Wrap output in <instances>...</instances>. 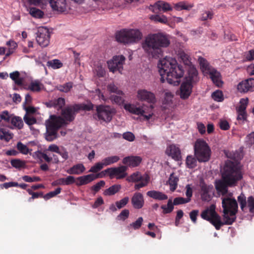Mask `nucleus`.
Wrapping results in <instances>:
<instances>
[{"mask_svg": "<svg viewBox=\"0 0 254 254\" xmlns=\"http://www.w3.org/2000/svg\"><path fill=\"white\" fill-rule=\"evenodd\" d=\"M158 67L161 82L164 83L166 79L170 84L178 85L180 84V79L183 76L184 71L175 59L166 57L159 61Z\"/></svg>", "mask_w": 254, "mask_h": 254, "instance_id": "f257e3e1", "label": "nucleus"}, {"mask_svg": "<svg viewBox=\"0 0 254 254\" xmlns=\"http://www.w3.org/2000/svg\"><path fill=\"white\" fill-rule=\"evenodd\" d=\"M242 178L237 163L227 160L222 172V180L216 182L215 188L218 192L225 195L228 192V187L235 186Z\"/></svg>", "mask_w": 254, "mask_h": 254, "instance_id": "f03ea898", "label": "nucleus"}, {"mask_svg": "<svg viewBox=\"0 0 254 254\" xmlns=\"http://www.w3.org/2000/svg\"><path fill=\"white\" fill-rule=\"evenodd\" d=\"M170 44L167 35L162 33L149 34L142 43L145 52L152 58H158L163 54V48H167Z\"/></svg>", "mask_w": 254, "mask_h": 254, "instance_id": "7ed1b4c3", "label": "nucleus"}, {"mask_svg": "<svg viewBox=\"0 0 254 254\" xmlns=\"http://www.w3.org/2000/svg\"><path fill=\"white\" fill-rule=\"evenodd\" d=\"M64 124V121L61 117L51 115L50 118L46 121L45 126L46 131L44 133L45 139L51 142L58 137V130Z\"/></svg>", "mask_w": 254, "mask_h": 254, "instance_id": "20e7f679", "label": "nucleus"}, {"mask_svg": "<svg viewBox=\"0 0 254 254\" xmlns=\"http://www.w3.org/2000/svg\"><path fill=\"white\" fill-rule=\"evenodd\" d=\"M215 208V205H211L201 212V217L203 219L209 221L217 230H220L221 227L224 225H231V221L230 222V220L226 221L221 220V218L216 212Z\"/></svg>", "mask_w": 254, "mask_h": 254, "instance_id": "39448f33", "label": "nucleus"}, {"mask_svg": "<svg viewBox=\"0 0 254 254\" xmlns=\"http://www.w3.org/2000/svg\"><path fill=\"white\" fill-rule=\"evenodd\" d=\"M142 37L141 32L138 29H123L116 33L118 42L124 44H130L138 42Z\"/></svg>", "mask_w": 254, "mask_h": 254, "instance_id": "423d86ee", "label": "nucleus"}, {"mask_svg": "<svg viewBox=\"0 0 254 254\" xmlns=\"http://www.w3.org/2000/svg\"><path fill=\"white\" fill-rule=\"evenodd\" d=\"M222 205L223 208L224 213L223 220L231 221V225L235 221L236 214L238 211V204L235 199L229 197L222 198Z\"/></svg>", "mask_w": 254, "mask_h": 254, "instance_id": "0eeeda50", "label": "nucleus"}, {"mask_svg": "<svg viewBox=\"0 0 254 254\" xmlns=\"http://www.w3.org/2000/svg\"><path fill=\"white\" fill-rule=\"evenodd\" d=\"M194 154L199 162H206L209 160L211 151L208 144L202 139H197L194 145Z\"/></svg>", "mask_w": 254, "mask_h": 254, "instance_id": "6e6552de", "label": "nucleus"}, {"mask_svg": "<svg viewBox=\"0 0 254 254\" xmlns=\"http://www.w3.org/2000/svg\"><path fill=\"white\" fill-rule=\"evenodd\" d=\"M189 76L186 81H184L180 86V97L183 99H187L192 92V82L195 81L197 76V71L194 67H190L189 70Z\"/></svg>", "mask_w": 254, "mask_h": 254, "instance_id": "1a4fd4ad", "label": "nucleus"}, {"mask_svg": "<svg viewBox=\"0 0 254 254\" xmlns=\"http://www.w3.org/2000/svg\"><path fill=\"white\" fill-rule=\"evenodd\" d=\"M96 112L99 120L109 123L116 113V110L109 106L100 105L96 106Z\"/></svg>", "mask_w": 254, "mask_h": 254, "instance_id": "9d476101", "label": "nucleus"}, {"mask_svg": "<svg viewBox=\"0 0 254 254\" xmlns=\"http://www.w3.org/2000/svg\"><path fill=\"white\" fill-rule=\"evenodd\" d=\"M36 34V41L41 47H46L49 44L50 34L48 28L39 27Z\"/></svg>", "mask_w": 254, "mask_h": 254, "instance_id": "9b49d317", "label": "nucleus"}, {"mask_svg": "<svg viewBox=\"0 0 254 254\" xmlns=\"http://www.w3.org/2000/svg\"><path fill=\"white\" fill-rule=\"evenodd\" d=\"M125 59V57L123 55L114 56L111 60L108 62L110 71L113 72L119 71L121 73Z\"/></svg>", "mask_w": 254, "mask_h": 254, "instance_id": "f8f14e48", "label": "nucleus"}, {"mask_svg": "<svg viewBox=\"0 0 254 254\" xmlns=\"http://www.w3.org/2000/svg\"><path fill=\"white\" fill-rule=\"evenodd\" d=\"M238 91L241 93L254 91V78H250L240 82L237 85Z\"/></svg>", "mask_w": 254, "mask_h": 254, "instance_id": "ddd939ff", "label": "nucleus"}, {"mask_svg": "<svg viewBox=\"0 0 254 254\" xmlns=\"http://www.w3.org/2000/svg\"><path fill=\"white\" fill-rule=\"evenodd\" d=\"M127 169L126 166L108 168L110 172V178L113 179L116 177L117 179H122L125 178L127 175L126 173Z\"/></svg>", "mask_w": 254, "mask_h": 254, "instance_id": "4468645a", "label": "nucleus"}, {"mask_svg": "<svg viewBox=\"0 0 254 254\" xmlns=\"http://www.w3.org/2000/svg\"><path fill=\"white\" fill-rule=\"evenodd\" d=\"M78 112V110L75 107V104L67 106L62 111V115L64 120L69 122H72L75 118L76 113ZM62 118L63 119V118Z\"/></svg>", "mask_w": 254, "mask_h": 254, "instance_id": "2eb2a0df", "label": "nucleus"}, {"mask_svg": "<svg viewBox=\"0 0 254 254\" xmlns=\"http://www.w3.org/2000/svg\"><path fill=\"white\" fill-rule=\"evenodd\" d=\"M124 108L126 110L128 111L129 112L132 114H135L137 115H141L143 116L146 120H148L149 119H150L153 115L152 113H149L148 115H144L145 112L144 110L143 109V107H137L136 106L132 104H125L124 105Z\"/></svg>", "mask_w": 254, "mask_h": 254, "instance_id": "dca6fc26", "label": "nucleus"}, {"mask_svg": "<svg viewBox=\"0 0 254 254\" xmlns=\"http://www.w3.org/2000/svg\"><path fill=\"white\" fill-rule=\"evenodd\" d=\"M137 97L140 101H146L149 103L156 102V98L154 93L145 89L139 90L137 91Z\"/></svg>", "mask_w": 254, "mask_h": 254, "instance_id": "f3484780", "label": "nucleus"}, {"mask_svg": "<svg viewBox=\"0 0 254 254\" xmlns=\"http://www.w3.org/2000/svg\"><path fill=\"white\" fill-rule=\"evenodd\" d=\"M166 153L175 161L182 159L181 151L180 148L175 144H171L167 147Z\"/></svg>", "mask_w": 254, "mask_h": 254, "instance_id": "a211bd4d", "label": "nucleus"}, {"mask_svg": "<svg viewBox=\"0 0 254 254\" xmlns=\"http://www.w3.org/2000/svg\"><path fill=\"white\" fill-rule=\"evenodd\" d=\"M131 203L135 209H139L142 208L144 204L143 194L140 192H135L131 198Z\"/></svg>", "mask_w": 254, "mask_h": 254, "instance_id": "6ab92c4d", "label": "nucleus"}, {"mask_svg": "<svg viewBox=\"0 0 254 254\" xmlns=\"http://www.w3.org/2000/svg\"><path fill=\"white\" fill-rule=\"evenodd\" d=\"M52 8L60 12L66 9L67 4L65 0H48Z\"/></svg>", "mask_w": 254, "mask_h": 254, "instance_id": "aec40b11", "label": "nucleus"}, {"mask_svg": "<svg viewBox=\"0 0 254 254\" xmlns=\"http://www.w3.org/2000/svg\"><path fill=\"white\" fill-rule=\"evenodd\" d=\"M142 158L138 156H130L125 157L123 160V163L130 167L138 166L141 162Z\"/></svg>", "mask_w": 254, "mask_h": 254, "instance_id": "412c9836", "label": "nucleus"}, {"mask_svg": "<svg viewBox=\"0 0 254 254\" xmlns=\"http://www.w3.org/2000/svg\"><path fill=\"white\" fill-rule=\"evenodd\" d=\"M207 73L209 74L210 78L216 86L218 87L222 86L223 81L221 80V74L219 71L214 68H212Z\"/></svg>", "mask_w": 254, "mask_h": 254, "instance_id": "4be33fe9", "label": "nucleus"}, {"mask_svg": "<svg viewBox=\"0 0 254 254\" xmlns=\"http://www.w3.org/2000/svg\"><path fill=\"white\" fill-rule=\"evenodd\" d=\"M155 8H157L160 10H162L164 12L171 11L173 9L169 3L164 1H158L153 5H150V9L151 10L154 11Z\"/></svg>", "mask_w": 254, "mask_h": 254, "instance_id": "5701e85b", "label": "nucleus"}, {"mask_svg": "<svg viewBox=\"0 0 254 254\" xmlns=\"http://www.w3.org/2000/svg\"><path fill=\"white\" fill-rule=\"evenodd\" d=\"M201 198L202 200L209 201L211 199V196L209 194L210 190L212 189V187L208 186L204 183H201Z\"/></svg>", "mask_w": 254, "mask_h": 254, "instance_id": "b1692460", "label": "nucleus"}, {"mask_svg": "<svg viewBox=\"0 0 254 254\" xmlns=\"http://www.w3.org/2000/svg\"><path fill=\"white\" fill-rule=\"evenodd\" d=\"M147 195L154 199L163 200L168 198V196L162 192L156 190H150L147 192Z\"/></svg>", "mask_w": 254, "mask_h": 254, "instance_id": "393cba45", "label": "nucleus"}, {"mask_svg": "<svg viewBox=\"0 0 254 254\" xmlns=\"http://www.w3.org/2000/svg\"><path fill=\"white\" fill-rule=\"evenodd\" d=\"M85 168L82 164H77L67 170L69 174L79 175L84 172Z\"/></svg>", "mask_w": 254, "mask_h": 254, "instance_id": "a878e982", "label": "nucleus"}, {"mask_svg": "<svg viewBox=\"0 0 254 254\" xmlns=\"http://www.w3.org/2000/svg\"><path fill=\"white\" fill-rule=\"evenodd\" d=\"M44 88V85L39 80L32 81L29 84L27 90H30L33 92H39Z\"/></svg>", "mask_w": 254, "mask_h": 254, "instance_id": "bb28decb", "label": "nucleus"}, {"mask_svg": "<svg viewBox=\"0 0 254 254\" xmlns=\"http://www.w3.org/2000/svg\"><path fill=\"white\" fill-rule=\"evenodd\" d=\"M193 6V4H188L185 1H182L174 4V8L178 11L190 10Z\"/></svg>", "mask_w": 254, "mask_h": 254, "instance_id": "cd10ccee", "label": "nucleus"}, {"mask_svg": "<svg viewBox=\"0 0 254 254\" xmlns=\"http://www.w3.org/2000/svg\"><path fill=\"white\" fill-rule=\"evenodd\" d=\"M179 178L177 176H175L174 173H172L169 177L168 183L170 185V189L172 191H174L177 188Z\"/></svg>", "mask_w": 254, "mask_h": 254, "instance_id": "c85d7f7f", "label": "nucleus"}, {"mask_svg": "<svg viewBox=\"0 0 254 254\" xmlns=\"http://www.w3.org/2000/svg\"><path fill=\"white\" fill-rule=\"evenodd\" d=\"M27 10L32 17L36 18H43L44 15L43 11L36 7H29Z\"/></svg>", "mask_w": 254, "mask_h": 254, "instance_id": "c756f323", "label": "nucleus"}, {"mask_svg": "<svg viewBox=\"0 0 254 254\" xmlns=\"http://www.w3.org/2000/svg\"><path fill=\"white\" fill-rule=\"evenodd\" d=\"M121 189L120 185H114L105 190L104 191L103 194L106 196L113 195L119 191Z\"/></svg>", "mask_w": 254, "mask_h": 254, "instance_id": "7c9ffc66", "label": "nucleus"}, {"mask_svg": "<svg viewBox=\"0 0 254 254\" xmlns=\"http://www.w3.org/2000/svg\"><path fill=\"white\" fill-rule=\"evenodd\" d=\"M200 67L203 72L205 73H208V72L212 69L210 66L207 61L202 57H199L198 59Z\"/></svg>", "mask_w": 254, "mask_h": 254, "instance_id": "2f4dec72", "label": "nucleus"}, {"mask_svg": "<svg viewBox=\"0 0 254 254\" xmlns=\"http://www.w3.org/2000/svg\"><path fill=\"white\" fill-rule=\"evenodd\" d=\"M11 124L18 129H21L23 127V122L22 119L17 116H14L11 118Z\"/></svg>", "mask_w": 254, "mask_h": 254, "instance_id": "473e14b6", "label": "nucleus"}, {"mask_svg": "<svg viewBox=\"0 0 254 254\" xmlns=\"http://www.w3.org/2000/svg\"><path fill=\"white\" fill-rule=\"evenodd\" d=\"M120 160V157L118 156H112L105 158L102 160V162L105 166H107L117 162Z\"/></svg>", "mask_w": 254, "mask_h": 254, "instance_id": "72a5a7b5", "label": "nucleus"}, {"mask_svg": "<svg viewBox=\"0 0 254 254\" xmlns=\"http://www.w3.org/2000/svg\"><path fill=\"white\" fill-rule=\"evenodd\" d=\"M196 160H197L196 158L193 157L192 156H188L186 160V165L188 168L190 169L194 168L196 166Z\"/></svg>", "mask_w": 254, "mask_h": 254, "instance_id": "f704fd0d", "label": "nucleus"}, {"mask_svg": "<svg viewBox=\"0 0 254 254\" xmlns=\"http://www.w3.org/2000/svg\"><path fill=\"white\" fill-rule=\"evenodd\" d=\"M75 107L78 111L79 110L90 111L93 109L94 105L92 103L89 102L87 104H75Z\"/></svg>", "mask_w": 254, "mask_h": 254, "instance_id": "c9c22d12", "label": "nucleus"}, {"mask_svg": "<svg viewBox=\"0 0 254 254\" xmlns=\"http://www.w3.org/2000/svg\"><path fill=\"white\" fill-rule=\"evenodd\" d=\"M142 179L143 177L141 174L138 172H136L131 174L127 179V180L128 182H137L142 180Z\"/></svg>", "mask_w": 254, "mask_h": 254, "instance_id": "e433bc0d", "label": "nucleus"}, {"mask_svg": "<svg viewBox=\"0 0 254 254\" xmlns=\"http://www.w3.org/2000/svg\"><path fill=\"white\" fill-rule=\"evenodd\" d=\"M13 137V134L6 131L3 128L0 129V139L6 142L9 141Z\"/></svg>", "mask_w": 254, "mask_h": 254, "instance_id": "4c0bfd02", "label": "nucleus"}, {"mask_svg": "<svg viewBox=\"0 0 254 254\" xmlns=\"http://www.w3.org/2000/svg\"><path fill=\"white\" fill-rule=\"evenodd\" d=\"M173 202L171 199H169L167 202V205H163L161 206V208L163 210V213L164 214L171 213L174 209Z\"/></svg>", "mask_w": 254, "mask_h": 254, "instance_id": "58836bf2", "label": "nucleus"}, {"mask_svg": "<svg viewBox=\"0 0 254 254\" xmlns=\"http://www.w3.org/2000/svg\"><path fill=\"white\" fill-rule=\"evenodd\" d=\"M10 163L12 167L17 169L23 168L25 166V161H22L18 159L11 160L10 161Z\"/></svg>", "mask_w": 254, "mask_h": 254, "instance_id": "ea45409f", "label": "nucleus"}, {"mask_svg": "<svg viewBox=\"0 0 254 254\" xmlns=\"http://www.w3.org/2000/svg\"><path fill=\"white\" fill-rule=\"evenodd\" d=\"M150 18L155 22H159L161 23H166L168 22L167 18L163 15H152L150 17Z\"/></svg>", "mask_w": 254, "mask_h": 254, "instance_id": "a19ab883", "label": "nucleus"}, {"mask_svg": "<svg viewBox=\"0 0 254 254\" xmlns=\"http://www.w3.org/2000/svg\"><path fill=\"white\" fill-rule=\"evenodd\" d=\"M53 107L56 109H62L65 104L64 98H59L57 99L52 100Z\"/></svg>", "mask_w": 254, "mask_h": 254, "instance_id": "79ce46f5", "label": "nucleus"}, {"mask_svg": "<svg viewBox=\"0 0 254 254\" xmlns=\"http://www.w3.org/2000/svg\"><path fill=\"white\" fill-rule=\"evenodd\" d=\"M108 90L111 93H115L119 95H123V92L119 90L114 83H111L107 86Z\"/></svg>", "mask_w": 254, "mask_h": 254, "instance_id": "37998d69", "label": "nucleus"}, {"mask_svg": "<svg viewBox=\"0 0 254 254\" xmlns=\"http://www.w3.org/2000/svg\"><path fill=\"white\" fill-rule=\"evenodd\" d=\"M47 65L51 66L54 69H57L62 67L63 64L60 60L55 59L48 61L47 63Z\"/></svg>", "mask_w": 254, "mask_h": 254, "instance_id": "c03bdc74", "label": "nucleus"}, {"mask_svg": "<svg viewBox=\"0 0 254 254\" xmlns=\"http://www.w3.org/2000/svg\"><path fill=\"white\" fill-rule=\"evenodd\" d=\"M181 59L184 64L188 66H190L191 62L190 56L185 52L181 53L180 54Z\"/></svg>", "mask_w": 254, "mask_h": 254, "instance_id": "a18cd8bd", "label": "nucleus"}, {"mask_svg": "<svg viewBox=\"0 0 254 254\" xmlns=\"http://www.w3.org/2000/svg\"><path fill=\"white\" fill-rule=\"evenodd\" d=\"M240 103V105L237 110V112L242 113L243 114L246 113V109L248 103V99H242Z\"/></svg>", "mask_w": 254, "mask_h": 254, "instance_id": "49530a36", "label": "nucleus"}, {"mask_svg": "<svg viewBox=\"0 0 254 254\" xmlns=\"http://www.w3.org/2000/svg\"><path fill=\"white\" fill-rule=\"evenodd\" d=\"M129 199L128 196H126L119 201H116L115 204L117 208L120 209L125 207L128 203Z\"/></svg>", "mask_w": 254, "mask_h": 254, "instance_id": "de8ad7c7", "label": "nucleus"}, {"mask_svg": "<svg viewBox=\"0 0 254 254\" xmlns=\"http://www.w3.org/2000/svg\"><path fill=\"white\" fill-rule=\"evenodd\" d=\"M212 97L217 102H221L224 99L222 92L218 90L212 94Z\"/></svg>", "mask_w": 254, "mask_h": 254, "instance_id": "09e8293b", "label": "nucleus"}, {"mask_svg": "<svg viewBox=\"0 0 254 254\" xmlns=\"http://www.w3.org/2000/svg\"><path fill=\"white\" fill-rule=\"evenodd\" d=\"M61 188H57L55 190L50 191L49 193H47L45 195L43 196V198L45 200H48L52 197H53L57 195V194H59L61 191Z\"/></svg>", "mask_w": 254, "mask_h": 254, "instance_id": "8fccbe9b", "label": "nucleus"}, {"mask_svg": "<svg viewBox=\"0 0 254 254\" xmlns=\"http://www.w3.org/2000/svg\"><path fill=\"white\" fill-rule=\"evenodd\" d=\"M190 201V198H186L182 197H178L174 198L173 204L175 205L185 204Z\"/></svg>", "mask_w": 254, "mask_h": 254, "instance_id": "3c124183", "label": "nucleus"}, {"mask_svg": "<svg viewBox=\"0 0 254 254\" xmlns=\"http://www.w3.org/2000/svg\"><path fill=\"white\" fill-rule=\"evenodd\" d=\"M104 166H105L102 161L101 162H98L96 163L95 165L91 167L89 170V172L97 173L102 169Z\"/></svg>", "mask_w": 254, "mask_h": 254, "instance_id": "603ef678", "label": "nucleus"}, {"mask_svg": "<svg viewBox=\"0 0 254 254\" xmlns=\"http://www.w3.org/2000/svg\"><path fill=\"white\" fill-rule=\"evenodd\" d=\"M25 123L29 126L33 125L36 123L37 120L35 118L28 115H25L23 117Z\"/></svg>", "mask_w": 254, "mask_h": 254, "instance_id": "864d4df0", "label": "nucleus"}, {"mask_svg": "<svg viewBox=\"0 0 254 254\" xmlns=\"http://www.w3.org/2000/svg\"><path fill=\"white\" fill-rule=\"evenodd\" d=\"M111 100L117 104L121 105L124 102V98L119 95H113L110 97Z\"/></svg>", "mask_w": 254, "mask_h": 254, "instance_id": "5fc2aeb1", "label": "nucleus"}, {"mask_svg": "<svg viewBox=\"0 0 254 254\" xmlns=\"http://www.w3.org/2000/svg\"><path fill=\"white\" fill-rule=\"evenodd\" d=\"M17 148L19 152L23 154H27L29 149L27 146L23 144L21 142L19 141L17 144Z\"/></svg>", "mask_w": 254, "mask_h": 254, "instance_id": "6e6d98bb", "label": "nucleus"}, {"mask_svg": "<svg viewBox=\"0 0 254 254\" xmlns=\"http://www.w3.org/2000/svg\"><path fill=\"white\" fill-rule=\"evenodd\" d=\"M23 181H24L26 182L31 183V182H39L41 181V178L37 176H34V177H30L29 176L25 175L23 176L22 177Z\"/></svg>", "mask_w": 254, "mask_h": 254, "instance_id": "4d7b16f0", "label": "nucleus"}, {"mask_svg": "<svg viewBox=\"0 0 254 254\" xmlns=\"http://www.w3.org/2000/svg\"><path fill=\"white\" fill-rule=\"evenodd\" d=\"M238 201L240 203L242 210H244V208L247 205V201L245 195L241 193L240 195L238 197Z\"/></svg>", "mask_w": 254, "mask_h": 254, "instance_id": "13d9d810", "label": "nucleus"}, {"mask_svg": "<svg viewBox=\"0 0 254 254\" xmlns=\"http://www.w3.org/2000/svg\"><path fill=\"white\" fill-rule=\"evenodd\" d=\"M72 87V83L71 82L66 83L63 85H61L59 87L60 91L65 93L68 92Z\"/></svg>", "mask_w": 254, "mask_h": 254, "instance_id": "bf43d9fd", "label": "nucleus"}, {"mask_svg": "<svg viewBox=\"0 0 254 254\" xmlns=\"http://www.w3.org/2000/svg\"><path fill=\"white\" fill-rule=\"evenodd\" d=\"M143 218L142 217H139L135 222L130 224V226L132 227L134 229H139L143 222Z\"/></svg>", "mask_w": 254, "mask_h": 254, "instance_id": "052dcab7", "label": "nucleus"}, {"mask_svg": "<svg viewBox=\"0 0 254 254\" xmlns=\"http://www.w3.org/2000/svg\"><path fill=\"white\" fill-rule=\"evenodd\" d=\"M199 214V210H192L191 211L190 213V217L191 221L193 223H196L197 221V217L198 216Z\"/></svg>", "mask_w": 254, "mask_h": 254, "instance_id": "680f3d73", "label": "nucleus"}, {"mask_svg": "<svg viewBox=\"0 0 254 254\" xmlns=\"http://www.w3.org/2000/svg\"><path fill=\"white\" fill-rule=\"evenodd\" d=\"M247 203L250 212L254 213V197L252 196L248 197Z\"/></svg>", "mask_w": 254, "mask_h": 254, "instance_id": "e2e57ef3", "label": "nucleus"}, {"mask_svg": "<svg viewBox=\"0 0 254 254\" xmlns=\"http://www.w3.org/2000/svg\"><path fill=\"white\" fill-rule=\"evenodd\" d=\"M105 185L104 181H100L96 184L95 185L91 187V190H94L95 192H98L101 188L103 187Z\"/></svg>", "mask_w": 254, "mask_h": 254, "instance_id": "0e129e2a", "label": "nucleus"}, {"mask_svg": "<svg viewBox=\"0 0 254 254\" xmlns=\"http://www.w3.org/2000/svg\"><path fill=\"white\" fill-rule=\"evenodd\" d=\"M123 137L124 139L128 141H132L135 139L134 135L132 132L129 131L124 133L123 134Z\"/></svg>", "mask_w": 254, "mask_h": 254, "instance_id": "69168bd1", "label": "nucleus"}, {"mask_svg": "<svg viewBox=\"0 0 254 254\" xmlns=\"http://www.w3.org/2000/svg\"><path fill=\"white\" fill-rule=\"evenodd\" d=\"M219 125L220 128L224 130H228L230 128L229 124L226 120H220Z\"/></svg>", "mask_w": 254, "mask_h": 254, "instance_id": "338daca9", "label": "nucleus"}, {"mask_svg": "<svg viewBox=\"0 0 254 254\" xmlns=\"http://www.w3.org/2000/svg\"><path fill=\"white\" fill-rule=\"evenodd\" d=\"M129 214V210L128 209H124L122 211V212L120 213V214L118 215V217L121 220H125L128 217Z\"/></svg>", "mask_w": 254, "mask_h": 254, "instance_id": "774afa93", "label": "nucleus"}]
</instances>
